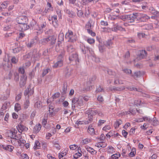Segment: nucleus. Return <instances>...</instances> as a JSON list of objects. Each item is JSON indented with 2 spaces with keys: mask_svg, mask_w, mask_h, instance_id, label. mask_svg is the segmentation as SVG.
Returning <instances> with one entry per match:
<instances>
[{
  "mask_svg": "<svg viewBox=\"0 0 159 159\" xmlns=\"http://www.w3.org/2000/svg\"><path fill=\"white\" fill-rule=\"evenodd\" d=\"M64 51H62V53L60 54L58 58L57 61L55 63L53 66V67L55 68L61 67L63 65V56L65 53Z\"/></svg>",
  "mask_w": 159,
  "mask_h": 159,
  "instance_id": "423d86ee",
  "label": "nucleus"
},
{
  "mask_svg": "<svg viewBox=\"0 0 159 159\" xmlns=\"http://www.w3.org/2000/svg\"><path fill=\"white\" fill-rule=\"evenodd\" d=\"M87 41L89 44H92L94 43L95 40L93 39L89 38L87 40Z\"/></svg>",
  "mask_w": 159,
  "mask_h": 159,
  "instance_id": "6e6d98bb",
  "label": "nucleus"
},
{
  "mask_svg": "<svg viewBox=\"0 0 159 159\" xmlns=\"http://www.w3.org/2000/svg\"><path fill=\"white\" fill-rule=\"evenodd\" d=\"M97 100L99 102H102L103 101V97L101 96H99L97 98Z\"/></svg>",
  "mask_w": 159,
  "mask_h": 159,
  "instance_id": "338daca9",
  "label": "nucleus"
},
{
  "mask_svg": "<svg viewBox=\"0 0 159 159\" xmlns=\"http://www.w3.org/2000/svg\"><path fill=\"white\" fill-rule=\"evenodd\" d=\"M130 124L129 123H126L123 126V128L125 129H129L130 128Z\"/></svg>",
  "mask_w": 159,
  "mask_h": 159,
  "instance_id": "5fc2aeb1",
  "label": "nucleus"
},
{
  "mask_svg": "<svg viewBox=\"0 0 159 159\" xmlns=\"http://www.w3.org/2000/svg\"><path fill=\"white\" fill-rule=\"evenodd\" d=\"M56 13L57 15H58L59 19H61V11L60 9H58L56 10Z\"/></svg>",
  "mask_w": 159,
  "mask_h": 159,
  "instance_id": "c03bdc74",
  "label": "nucleus"
},
{
  "mask_svg": "<svg viewBox=\"0 0 159 159\" xmlns=\"http://www.w3.org/2000/svg\"><path fill=\"white\" fill-rule=\"evenodd\" d=\"M112 43L111 41V40H108L107 41L105 44V45L107 46V47H110L112 44ZM109 48H110V47H109Z\"/></svg>",
  "mask_w": 159,
  "mask_h": 159,
  "instance_id": "a18cd8bd",
  "label": "nucleus"
},
{
  "mask_svg": "<svg viewBox=\"0 0 159 159\" xmlns=\"http://www.w3.org/2000/svg\"><path fill=\"white\" fill-rule=\"evenodd\" d=\"M136 154V149L134 148H133L130 153H129V156L130 157H133Z\"/></svg>",
  "mask_w": 159,
  "mask_h": 159,
  "instance_id": "cd10ccee",
  "label": "nucleus"
},
{
  "mask_svg": "<svg viewBox=\"0 0 159 159\" xmlns=\"http://www.w3.org/2000/svg\"><path fill=\"white\" fill-rule=\"evenodd\" d=\"M86 49L87 51H89L91 55L90 56V57L93 61L96 62H98L99 61V58L96 57L92 49L88 47L85 48L84 46H83L81 47V51L84 54H85L86 53Z\"/></svg>",
  "mask_w": 159,
  "mask_h": 159,
  "instance_id": "f257e3e1",
  "label": "nucleus"
},
{
  "mask_svg": "<svg viewBox=\"0 0 159 159\" xmlns=\"http://www.w3.org/2000/svg\"><path fill=\"white\" fill-rule=\"evenodd\" d=\"M143 121H148L151 122L152 120L148 116H144L142 118H140V122H143Z\"/></svg>",
  "mask_w": 159,
  "mask_h": 159,
  "instance_id": "412c9836",
  "label": "nucleus"
},
{
  "mask_svg": "<svg viewBox=\"0 0 159 159\" xmlns=\"http://www.w3.org/2000/svg\"><path fill=\"white\" fill-rule=\"evenodd\" d=\"M19 71L22 74H24L25 72V70L23 67H20L19 69Z\"/></svg>",
  "mask_w": 159,
  "mask_h": 159,
  "instance_id": "680f3d73",
  "label": "nucleus"
},
{
  "mask_svg": "<svg viewBox=\"0 0 159 159\" xmlns=\"http://www.w3.org/2000/svg\"><path fill=\"white\" fill-rule=\"evenodd\" d=\"M101 31L105 33L111 32V31H112V28L111 29L108 27L102 28Z\"/></svg>",
  "mask_w": 159,
  "mask_h": 159,
  "instance_id": "b1692460",
  "label": "nucleus"
},
{
  "mask_svg": "<svg viewBox=\"0 0 159 159\" xmlns=\"http://www.w3.org/2000/svg\"><path fill=\"white\" fill-rule=\"evenodd\" d=\"M53 109L54 108L52 107L51 106V105L49 106V111L50 113V115L51 116H52L53 115Z\"/></svg>",
  "mask_w": 159,
  "mask_h": 159,
  "instance_id": "e433bc0d",
  "label": "nucleus"
},
{
  "mask_svg": "<svg viewBox=\"0 0 159 159\" xmlns=\"http://www.w3.org/2000/svg\"><path fill=\"white\" fill-rule=\"evenodd\" d=\"M91 142V140L89 139H85L82 141V143L84 144H86Z\"/></svg>",
  "mask_w": 159,
  "mask_h": 159,
  "instance_id": "37998d69",
  "label": "nucleus"
},
{
  "mask_svg": "<svg viewBox=\"0 0 159 159\" xmlns=\"http://www.w3.org/2000/svg\"><path fill=\"white\" fill-rule=\"evenodd\" d=\"M65 37L68 41L70 42H74L77 39V36L75 34H74L71 31L69 30L66 33Z\"/></svg>",
  "mask_w": 159,
  "mask_h": 159,
  "instance_id": "20e7f679",
  "label": "nucleus"
},
{
  "mask_svg": "<svg viewBox=\"0 0 159 159\" xmlns=\"http://www.w3.org/2000/svg\"><path fill=\"white\" fill-rule=\"evenodd\" d=\"M122 123V121L121 120L118 119L115 122L114 126L115 129L118 128L119 126Z\"/></svg>",
  "mask_w": 159,
  "mask_h": 159,
  "instance_id": "f3484780",
  "label": "nucleus"
},
{
  "mask_svg": "<svg viewBox=\"0 0 159 159\" xmlns=\"http://www.w3.org/2000/svg\"><path fill=\"white\" fill-rule=\"evenodd\" d=\"M40 147V144L38 141H36L35 143L34 148L35 149H38Z\"/></svg>",
  "mask_w": 159,
  "mask_h": 159,
  "instance_id": "2f4dec72",
  "label": "nucleus"
},
{
  "mask_svg": "<svg viewBox=\"0 0 159 159\" xmlns=\"http://www.w3.org/2000/svg\"><path fill=\"white\" fill-rule=\"evenodd\" d=\"M149 10L150 12L154 15H156L158 13V12L152 7H150Z\"/></svg>",
  "mask_w": 159,
  "mask_h": 159,
  "instance_id": "4c0bfd02",
  "label": "nucleus"
},
{
  "mask_svg": "<svg viewBox=\"0 0 159 159\" xmlns=\"http://www.w3.org/2000/svg\"><path fill=\"white\" fill-rule=\"evenodd\" d=\"M57 16L54 15L51 17V20L52 21H58L57 19Z\"/></svg>",
  "mask_w": 159,
  "mask_h": 159,
  "instance_id": "774afa93",
  "label": "nucleus"
},
{
  "mask_svg": "<svg viewBox=\"0 0 159 159\" xmlns=\"http://www.w3.org/2000/svg\"><path fill=\"white\" fill-rule=\"evenodd\" d=\"M52 143L54 145V146L58 150H59L60 149V146L59 144L57 142L53 141Z\"/></svg>",
  "mask_w": 159,
  "mask_h": 159,
  "instance_id": "f704fd0d",
  "label": "nucleus"
},
{
  "mask_svg": "<svg viewBox=\"0 0 159 159\" xmlns=\"http://www.w3.org/2000/svg\"><path fill=\"white\" fill-rule=\"evenodd\" d=\"M26 79L27 77L26 76L23 75L21 76L20 83V86L21 87H23L25 85Z\"/></svg>",
  "mask_w": 159,
  "mask_h": 159,
  "instance_id": "ddd939ff",
  "label": "nucleus"
},
{
  "mask_svg": "<svg viewBox=\"0 0 159 159\" xmlns=\"http://www.w3.org/2000/svg\"><path fill=\"white\" fill-rule=\"evenodd\" d=\"M46 25V24L44 19H40L38 23H35L34 26L36 30L40 31L41 32L42 30L45 27Z\"/></svg>",
  "mask_w": 159,
  "mask_h": 159,
  "instance_id": "39448f33",
  "label": "nucleus"
},
{
  "mask_svg": "<svg viewBox=\"0 0 159 159\" xmlns=\"http://www.w3.org/2000/svg\"><path fill=\"white\" fill-rule=\"evenodd\" d=\"M30 102L29 100H26L24 104V107L25 108H27L29 105Z\"/></svg>",
  "mask_w": 159,
  "mask_h": 159,
  "instance_id": "3c124183",
  "label": "nucleus"
},
{
  "mask_svg": "<svg viewBox=\"0 0 159 159\" xmlns=\"http://www.w3.org/2000/svg\"><path fill=\"white\" fill-rule=\"evenodd\" d=\"M20 26L21 28V30H25L29 28V26L27 24V23H25L24 24H22L20 25Z\"/></svg>",
  "mask_w": 159,
  "mask_h": 159,
  "instance_id": "aec40b11",
  "label": "nucleus"
},
{
  "mask_svg": "<svg viewBox=\"0 0 159 159\" xmlns=\"http://www.w3.org/2000/svg\"><path fill=\"white\" fill-rule=\"evenodd\" d=\"M147 55V53L145 50L140 51V59L144 58Z\"/></svg>",
  "mask_w": 159,
  "mask_h": 159,
  "instance_id": "4468645a",
  "label": "nucleus"
},
{
  "mask_svg": "<svg viewBox=\"0 0 159 159\" xmlns=\"http://www.w3.org/2000/svg\"><path fill=\"white\" fill-rule=\"evenodd\" d=\"M132 17L131 15H126L121 16L120 18L124 21L126 20L129 22H132L134 21L133 19H131Z\"/></svg>",
  "mask_w": 159,
  "mask_h": 159,
  "instance_id": "1a4fd4ad",
  "label": "nucleus"
},
{
  "mask_svg": "<svg viewBox=\"0 0 159 159\" xmlns=\"http://www.w3.org/2000/svg\"><path fill=\"white\" fill-rule=\"evenodd\" d=\"M99 0H85V2H84V1H83V5H85L87 3L89 2H93V3H96L98 2Z\"/></svg>",
  "mask_w": 159,
  "mask_h": 159,
  "instance_id": "bb28decb",
  "label": "nucleus"
},
{
  "mask_svg": "<svg viewBox=\"0 0 159 159\" xmlns=\"http://www.w3.org/2000/svg\"><path fill=\"white\" fill-rule=\"evenodd\" d=\"M64 39V34L62 33H60L58 36V40L60 42Z\"/></svg>",
  "mask_w": 159,
  "mask_h": 159,
  "instance_id": "a19ab883",
  "label": "nucleus"
},
{
  "mask_svg": "<svg viewBox=\"0 0 159 159\" xmlns=\"http://www.w3.org/2000/svg\"><path fill=\"white\" fill-rule=\"evenodd\" d=\"M114 149L113 147L111 146L109 147L108 152L109 153H112L114 152Z\"/></svg>",
  "mask_w": 159,
  "mask_h": 159,
  "instance_id": "09e8293b",
  "label": "nucleus"
},
{
  "mask_svg": "<svg viewBox=\"0 0 159 159\" xmlns=\"http://www.w3.org/2000/svg\"><path fill=\"white\" fill-rule=\"evenodd\" d=\"M89 123L88 121L78 120L76 122V125L79 126L80 125L87 124Z\"/></svg>",
  "mask_w": 159,
  "mask_h": 159,
  "instance_id": "5701e85b",
  "label": "nucleus"
},
{
  "mask_svg": "<svg viewBox=\"0 0 159 159\" xmlns=\"http://www.w3.org/2000/svg\"><path fill=\"white\" fill-rule=\"evenodd\" d=\"M5 150H8L10 152H11L12 151L14 147L12 146L7 145L5 147Z\"/></svg>",
  "mask_w": 159,
  "mask_h": 159,
  "instance_id": "c85d7f7f",
  "label": "nucleus"
},
{
  "mask_svg": "<svg viewBox=\"0 0 159 159\" xmlns=\"http://www.w3.org/2000/svg\"><path fill=\"white\" fill-rule=\"evenodd\" d=\"M21 109L20 105L18 103H16L15 106V110L16 111H18Z\"/></svg>",
  "mask_w": 159,
  "mask_h": 159,
  "instance_id": "c756f323",
  "label": "nucleus"
},
{
  "mask_svg": "<svg viewBox=\"0 0 159 159\" xmlns=\"http://www.w3.org/2000/svg\"><path fill=\"white\" fill-rule=\"evenodd\" d=\"M150 17L146 14H140V21H146Z\"/></svg>",
  "mask_w": 159,
  "mask_h": 159,
  "instance_id": "9b49d317",
  "label": "nucleus"
},
{
  "mask_svg": "<svg viewBox=\"0 0 159 159\" xmlns=\"http://www.w3.org/2000/svg\"><path fill=\"white\" fill-rule=\"evenodd\" d=\"M72 107H81L83 105L82 97H79V98H75L72 101Z\"/></svg>",
  "mask_w": 159,
  "mask_h": 159,
  "instance_id": "f03ea898",
  "label": "nucleus"
},
{
  "mask_svg": "<svg viewBox=\"0 0 159 159\" xmlns=\"http://www.w3.org/2000/svg\"><path fill=\"white\" fill-rule=\"evenodd\" d=\"M68 51L70 52H73L75 50V49L72 46H70L67 47Z\"/></svg>",
  "mask_w": 159,
  "mask_h": 159,
  "instance_id": "49530a36",
  "label": "nucleus"
},
{
  "mask_svg": "<svg viewBox=\"0 0 159 159\" xmlns=\"http://www.w3.org/2000/svg\"><path fill=\"white\" fill-rule=\"evenodd\" d=\"M124 89L125 87H122L121 88L115 87L113 88V90H114V91H120L121 90H124Z\"/></svg>",
  "mask_w": 159,
  "mask_h": 159,
  "instance_id": "de8ad7c7",
  "label": "nucleus"
},
{
  "mask_svg": "<svg viewBox=\"0 0 159 159\" xmlns=\"http://www.w3.org/2000/svg\"><path fill=\"white\" fill-rule=\"evenodd\" d=\"M10 1H6L2 2L1 4V6L3 7V8H6L10 4Z\"/></svg>",
  "mask_w": 159,
  "mask_h": 159,
  "instance_id": "6ab92c4d",
  "label": "nucleus"
},
{
  "mask_svg": "<svg viewBox=\"0 0 159 159\" xmlns=\"http://www.w3.org/2000/svg\"><path fill=\"white\" fill-rule=\"evenodd\" d=\"M47 7H48V9L50 11L53 10V7H52V5L50 3L48 2L47 3Z\"/></svg>",
  "mask_w": 159,
  "mask_h": 159,
  "instance_id": "4d7b16f0",
  "label": "nucleus"
},
{
  "mask_svg": "<svg viewBox=\"0 0 159 159\" xmlns=\"http://www.w3.org/2000/svg\"><path fill=\"white\" fill-rule=\"evenodd\" d=\"M19 139L18 141V143L20 145L21 143L24 144L25 143V141L22 138H21L20 137V138H19Z\"/></svg>",
  "mask_w": 159,
  "mask_h": 159,
  "instance_id": "603ef678",
  "label": "nucleus"
},
{
  "mask_svg": "<svg viewBox=\"0 0 159 159\" xmlns=\"http://www.w3.org/2000/svg\"><path fill=\"white\" fill-rule=\"evenodd\" d=\"M105 122V120H100L98 123V126H100L104 124Z\"/></svg>",
  "mask_w": 159,
  "mask_h": 159,
  "instance_id": "e2e57ef3",
  "label": "nucleus"
},
{
  "mask_svg": "<svg viewBox=\"0 0 159 159\" xmlns=\"http://www.w3.org/2000/svg\"><path fill=\"white\" fill-rule=\"evenodd\" d=\"M88 132L90 134L92 135H97L98 134V131L97 130L96 131H95V130H88Z\"/></svg>",
  "mask_w": 159,
  "mask_h": 159,
  "instance_id": "a878e982",
  "label": "nucleus"
},
{
  "mask_svg": "<svg viewBox=\"0 0 159 159\" xmlns=\"http://www.w3.org/2000/svg\"><path fill=\"white\" fill-rule=\"evenodd\" d=\"M122 134L124 137L126 138L127 135L128 134V132L125 131V130H123L122 131Z\"/></svg>",
  "mask_w": 159,
  "mask_h": 159,
  "instance_id": "69168bd1",
  "label": "nucleus"
},
{
  "mask_svg": "<svg viewBox=\"0 0 159 159\" xmlns=\"http://www.w3.org/2000/svg\"><path fill=\"white\" fill-rule=\"evenodd\" d=\"M100 24L102 25L107 26L108 25V22L107 21H105L103 20L101 21L100 22Z\"/></svg>",
  "mask_w": 159,
  "mask_h": 159,
  "instance_id": "0e129e2a",
  "label": "nucleus"
},
{
  "mask_svg": "<svg viewBox=\"0 0 159 159\" xmlns=\"http://www.w3.org/2000/svg\"><path fill=\"white\" fill-rule=\"evenodd\" d=\"M22 130H10L9 132V136L16 139H18L21 137L20 134Z\"/></svg>",
  "mask_w": 159,
  "mask_h": 159,
  "instance_id": "7ed1b4c3",
  "label": "nucleus"
},
{
  "mask_svg": "<svg viewBox=\"0 0 159 159\" xmlns=\"http://www.w3.org/2000/svg\"><path fill=\"white\" fill-rule=\"evenodd\" d=\"M35 44L34 42L33 41H32L28 43L27 46L28 47L31 48Z\"/></svg>",
  "mask_w": 159,
  "mask_h": 159,
  "instance_id": "864d4df0",
  "label": "nucleus"
},
{
  "mask_svg": "<svg viewBox=\"0 0 159 159\" xmlns=\"http://www.w3.org/2000/svg\"><path fill=\"white\" fill-rule=\"evenodd\" d=\"M34 90L33 89L29 90V89H26L24 93V95L25 96H26L27 95H28V97H29V96L32 95L34 93Z\"/></svg>",
  "mask_w": 159,
  "mask_h": 159,
  "instance_id": "dca6fc26",
  "label": "nucleus"
},
{
  "mask_svg": "<svg viewBox=\"0 0 159 159\" xmlns=\"http://www.w3.org/2000/svg\"><path fill=\"white\" fill-rule=\"evenodd\" d=\"M145 29L148 30H151L153 29V26L151 24H148L144 26Z\"/></svg>",
  "mask_w": 159,
  "mask_h": 159,
  "instance_id": "ea45409f",
  "label": "nucleus"
},
{
  "mask_svg": "<svg viewBox=\"0 0 159 159\" xmlns=\"http://www.w3.org/2000/svg\"><path fill=\"white\" fill-rule=\"evenodd\" d=\"M81 155L82 154L79 151L78 152L75 153V155L74 156V157L76 158H78V157H81Z\"/></svg>",
  "mask_w": 159,
  "mask_h": 159,
  "instance_id": "13d9d810",
  "label": "nucleus"
},
{
  "mask_svg": "<svg viewBox=\"0 0 159 159\" xmlns=\"http://www.w3.org/2000/svg\"><path fill=\"white\" fill-rule=\"evenodd\" d=\"M78 147V146L76 144L71 145L69 146V148L70 150H74L76 149Z\"/></svg>",
  "mask_w": 159,
  "mask_h": 159,
  "instance_id": "79ce46f5",
  "label": "nucleus"
},
{
  "mask_svg": "<svg viewBox=\"0 0 159 159\" xmlns=\"http://www.w3.org/2000/svg\"><path fill=\"white\" fill-rule=\"evenodd\" d=\"M40 57V55L39 53H37L35 54H34L31 57V59L33 60V59L34 61H35L39 58Z\"/></svg>",
  "mask_w": 159,
  "mask_h": 159,
  "instance_id": "7c9ffc66",
  "label": "nucleus"
},
{
  "mask_svg": "<svg viewBox=\"0 0 159 159\" xmlns=\"http://www.w3.org/2000/svg\"><path fill=\"white\" fill-rule=\"evenodd\" d=\"M50 38L49 37L48 38H44L41 40L40 42L43 44H46L50 41Z\"/></svg>",
  "mask_w": 159,
  "mask_h": 159,
  "instance_id": "4be33fe9",
  "label": "nucleus"
},
{
  "mask_svg": "<svg viewBox=\"0 0 159 159\" xmlns=\"http://www.w3.org/2000/svg\"><path fill=\"white\" fill-rule=\"evenodd\" d=\"M152 124L156 126L159 124V121L157 120L156 118L153 119Z\"/></svg>",
  "mask_w": 159,
  "mask_h": 159,
  "instance_id": "58836bf2",
  "label": "nucleus"
},
{
  "mask_svg": "<svg viewBox=\"0 0 159 159\" xmlns=\"http://www.w3.org/2000/svg\"><path fill=\"white\" fill-rule=\"evenodd\" d=\"M16 20V22L20 25L27 23L28 19L27 17L22 16L17 18Z\"/></svg>",
  "mask_w": 159,
  "mask_h": 159,
  "instance_id": "0eeeda50",
  "label": "nucleus"
},
{
  "mask_svg": "<svg viewBox=\"0 0 159 159\" xmlns=\"http://www.w3.org/2000/svg\"><path fill=\"white\" fill-rule=\"evenodd\" d=\"M69 59L70 61H75L76 63L77 61L79 62L78 56L76 53H73L69 57Z\"/></svg>",
  "mask_w": 159,
  "mask_h": 159,
  "instance_id": "9d476101",
  "label": "nucleus"
},
{
  "mask_svg": "<svg viewBox=\"0 0 159 159\" xmlns=\"http://www.w3.org/2000/svg\"><path fill=\"white\" fill-rule=\"evenodd\" d=\"M50 70L49 69H46L43 70L42 75L43 76H45L48 72V70Z\"/></svg>",
  "mask_w": 159,
  "mask_h": 159,
  "instance_id": "052dcab7",
  "label": "nucleus"
},
{
  "mask_svg": "<svg viewBox=\"0 0 159 159\" xmlns=\"http://www.w3.org/2000/svg\"><path fill=\"white\" fill-rule=\"evenodd\" d=\"M50 38V41H51V44L52 45L55 43L56 40V37L55 35L49 36Z\"/></svg>",
  "mask_w": 159,
  "mask_h": 159,
  "instance_id": "393cba45",
  "label": "nucleus"
},
{
  "mask_svg": "<svg viewBox=\"0 0 159 159\" xmlns=\"http://www.w3.org/2000/svg\"><path fill=\"white\" fill-rule=\"evenodd\" d=\"M35 106L38 108H40L42 107V103L40 102H37L35 103Z\"/></svg>",
  "mask_w": 159,
  "mask_h": 159,
  "instance_id": "8fccbe9b",
  "label": "nucleus"
},
{
  "mask_svg": "<svg viewBox=\"0 0 159 159\" xmlns=\"http://www.w3.org/2000/svg\"><path fill=\"white\" fill-rule=\"evenodd\" d=\"M107 145V143L104 142H99L96 143L95 146L98 148H105Z\"/></svg>",
  "mask_w": 159,
  "mask_h": 159,
  "instance_id": "a211bd4d",
  "label": "nucleus"
},
{
  "mask_svg": "<svg viewBox=\"0 0 159 159\" xmlns=\"http://www.w3.org/2000/svg\"><path fill=\"white\" fill-rule=\"evenodd\" d=\"M112 30L116 32L118 30L121 31H125V30L121 26L116 24L113 25V27L112 28Z\"/></svg>",
  "mask_w": 159,
  "mask_h": 159,
  "instance_id": "6e6552de",
  "label": "nucleus"
},
{
  "mask_svg": "<svg viewBox=\"0 0 159 159\" xmlns=\"http://www.w3.org/2000/svg\"><path fill=\"white\" fill-rule=\"evenodd\" d=\"M120 156V153H116L111 156V158L113 159H117Z\"/></svg>",
  "mask_w": 159,
  "mask_h": 159,
  "instance_id": "72a5a7b5",
  "label": "nucleus"
},
{
  "mask_svg": "<svg viewBox=\"0 0 159 159\" xmlns=\"http://www.w3.org/2000/svg\"><path fill=\"white\" fill-rule=\"evenodd\" d=\"M17 129H25L26 127L21 123H19L16 126Z\"/></svg>",
  "mask_w": 159,
  "mask_h": 159,
  "instance_id": "c9c22d12",
  "label": "nucleus"
},
{
  "mask_svg": "<svg viewBox=\"0 0 159 159\" xmlns=\"http://www.w3.org/2000/svg\"><path fill=\"white\" fill-rule=\"evenodd\" d=\"M87 28L88 29V33L90 34L92 36H94L96 34L93 32L91 30H90V29H90L91 28V24L89 22L87 24L86 26Z\"/></svg>",
  "mask_w": 159,
  "mask_h": 159,
  "instance_id": "f8f14e48",
  "label": "nucleus"
},
{
  "mask_svg": "<svg viewBox=\"0 0 159 159\" xmlns=\"http://www.w3.org/2000/svg\"><path fill=\"white\" fill-rule=\"evenodd\" d=\"M14 80L17 82L19 80V74L17 72H14Z\"/></svg>",
  "mask_w": 159,
  "mask_h": 159,
  "instance_id": "473e14b6",
  "label": "nucleus"
},
{
  "mask_svg": "<svg viewBox=\"0 0 159 159\" xmlns=\"http://www.w3.org/2000/svg\"><path fill=\"white\" fill-rule=\"evenodd\" d=\"M123 71L124 72L129 74H130L131 73V70L128 69H124Z\"/></svg>",
  "mask_w": 159,
  "mask_h": 159,
  "instance_id": "bf43d9fd",
  "label": "nucleus"
},
{
  "mask_svg": "<svg viewBox=\"0 0 159 159\" xmlns=\"http://www.w3.org/2000/svg\"><path fill=\"white\" fill-rule=\"evenodd\" d=\"M86 150L92 154H96L97 152L92 148L88 146L86 147Z\"/></svg>",
  "mask_w": 159,
  "mask_h": 159,
  "instance_id": "2eb2a0df",
  "label": "nucleus"
}]
</instances>
